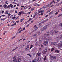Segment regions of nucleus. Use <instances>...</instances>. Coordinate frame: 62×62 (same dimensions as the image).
<instances>
[{
    "label": "nucleus",
    "instance_id": "53",
    "mask_svg": "<svg viewBox=\"0 0 62 62\" xmlns=\"http://www.w3.org/2000/svg\"><path fill=\"white\" fill-rule=\"evenodd\" d=\"M38 44V42H36V45H37Z\"/></svg>",
    "mask_w": 62,
    "mask_h": 62
},
{
    "label": "nucleus",
    "instance_id": "25",
    "mask_svg": "<svg viewBox=\"0 0 62 62\" xmlns=\"http://www.w3.org/2000/svg\"><path fill=\"white\" fill-rule=\"evenodd\" d=\"M8 11H6V12L5 13L6 14H7L8 13Z\"/></svg>",
    "mask_w": 62,
    "mask_h": 62
},
{
    "label": "nucleus",
    "instance_id": "57",
    "mask_svg": "<svg viewBox=\"0 0 62 62\" xmlns=\"http://www.w3.org/2000/svg\"><path fill=\"white\" fill-rule=\"evenodd\" d=\"M6 18H4L3 19V20H6Z\"/></svg>",
    "mask_w": 62,
    "mask_h": 62
},
{
    "label": "nucleus",
    "instance_id": "30",
    "mask_svg": "<svg viewBox=\"0 0 62 62\" xmlns=\"http://www.w3.org/2000/svg\"><path fill=\"white\" fill-rule=\"evenodd\" d=\"M46 56H45V58H44V61L46 59Z\"/></svg>",
    "mask_w": 62,
    "mask_h": 62
},
{
    "label": "nucleus",
    "instance_id": "58",
    "mask_svg": "<svg viewBox=\"0 0 62 62\" xmlns=\"http://www.w3.org/2000/svg\"><path fill=\"white\" fill-rule=\"evenodd\" d=\"M29 24H28L27 26V27H28V26H29Z\"/></svg>",
    "mask_w": 62,
    "mask_h": 62
},
{
    "label": "nucleus",
    "instance_id": "42",
    "mask_svg": "<svg viewBox=\"0 0 62 62\" xmlns=\"http://www.w3.org/2000/svg\"><path fill=\"white\" fill-rule=\"evenodd\" d=\"M35 36H36V34H34L33 35V37H35Z\"/></svg>",
    "mask_w": 62,
    "mask_h": 62
},
{
    "label": "nucleus",
    "instance_id": "17",
    "mask_svg": "<svg viewBox=\"0 0 62 62\" xmlns=\"http://www.w3.org/2000/svg\"><path fill=\"white\" fill-rule=\"evenodd\" d=\"M50 39V37H48L46 39L47 40H49Z\"/></svg>",
    "mask_w": 62,
    "mask_h": 62
},
{
    "label": "nucleus",
    "instance_id": "56",
    "mask_svg": "<svg viewBox=\"0 0 62 62\" xmlns=\"http://www.w3.org/2000/svg\"><path fill=\"white\" fill-rule=\"evenodd\" d=\"M60 16H61V15H59V16H58V17H60Z\"/></svg>",
    "mask_w": 62,
    "mask_h": 62
},
{
    "label": "nucleus",
    "instance_id": "54",
    "mask_svg": "<svg viewBox=\"0 0 62 62\" xmlns=\"http://www.w3.org/2000/svg\"><path fill=\"white\" fill-rule=\"evenodd\" d=\"M1 16L2 17H4V16H5V15H2Z\"/></svg>",
    "mask_w": 62,
    "mask_h": 62
},
{
    "label": "nucleus",
    "instance_id": "29",
    "mask_svg": "<svg viewBox=\"0 0 62 62\" xmlns=\"http://www.w3.org/2000/svg\"><path fill=\"white\" fill-rule=\"evenodd\" d=\"M17 48H18V47H16V48L13 50H12L13 51H15V50L16 49H17Z\"/></svg>",
    "mask_w": 62,
    "mask_h": 62
},
{
    "label": "nucleus",
    "instance_id": "22",
    "mask_svg": "<svg viewBox=\"0 0 62 62\" xmlns=\"http://www.w3.org/2000/svg\"><path fill=\"white\" fill-rule=\"evenodd\" d=\"M31 20H32V18H30L29 19V20L27 21V22H29L30 21H31Z\"/></svg>",
    "mask_w": 62,
    "mask_h": 62
},
{
    "label": "nucleus",
    "instance_id": "40",
    "mask_svg": "<svg viewBox=\"0 0 62 62\" xmlns=\"http://www.w3.org/2000/svg\"><path fill=\"white\" fill-rule=\"evenodd\" d=\"M6 32H7L5 31L3 33V34L4 35H5V34H6Z\"/></svg>",
    "mask_w": 62,
    "mask_h": 62
},
{
    "label": "nucleus",
    "instance_id": "45",
    "mask_svg": "<svg viewBox=\"0 0 62 62\" xmlns=\"http://www.w3.org/2000/svg\"><path fill=\"white\" fill-rule=\"evenodd\" d=\"M15 18H16V17H15L13 18V20H14V19H15Z\"/></svg>",
    "mask_w": 62,
    "mask_h": 62
},
{
    "label": "nucleus",
    "instance_id": "27",
    "mask_svg": "<svg viewBox=\"0 0 62 62\" xmlns=\"http://www.w3.org/2000/svg\"><path fill=\"white\" fill-rule=\"evenodd\" d=\"M22 12H20L19 13V14H18V15H21V14H22Z\"/></svg>",
    "mask_w": 62,
    "mask_h": 62
},
{
    "label": "nucleus",
    "instance_id": "64",
    "mask_svg": "<svg viewBox=\"0 0 62 62\" xmlns=\"http://www.w3.org/2000/svg\"><path fill=\"white\" fill-rule=\"evenodd\" d=\"M1 21H4V20H3V19H1Z\"/></svg>",
    "mask_w": 62,
    "mask_h": 62
},
{
    "label": "nucleus",
    "instance_id": "4",
    "mask_svg": "<svg viewBox=\"0 0 62 62\" xmlns=\"http://www.w3.org/2000/svg\"><path fill=\"white\" fill-rule=\"evenodd\" d=\"M62 45L61 43H59L57 45V47L58 48H61L62 47Z\"/></svg>",
    "mask_w": 62,
    "mask_h": 62
},
{
    "label": "nucleus",
    "instance_id": "63",
    "mask_svg": "<svg viewBox=\"0 0 62 62\" xmlns=\"http://www.w3.org/2000/svg\"><path fill=\"white\" fill-rule=\"evenodd\" d=\"M53 42H51V45H53Z\"/></svg>",
    "mask_w": 62,
    "mask_h": 62
},
{
    "label": "nucleus",
    "instance_id": "41",
    "mask_svg": "<svg viewBox=\"0 0 62 62\" xmlns=\"http://www.w3.org/2000/svg\"><path fill=\"white\" fill-rule=\"evenodd\" d=\"M57 33V31H55L54 32V33H55V34H56V33Z\"/></svg>",
    "mask_w": 62,
    "mask_h": 62
},
{
    "label": "nucleus",
    "instance_id": "16",
    "mask_svg": "<svg viewBox=\"0 0 62 62\" xmlns=\"http://www.w3.org/2000/svg\"><path fill=\"white\" fill-rule=\"evenodd\" d=\"M56 45V43L55 42H53V45H54V46H55V45Z\"/></svg>",
    "mask_w": 62,
    "mask_h": 62
},
{
    "label": "nucleus",
    "instance_id": "31",
    "mask_svg": "<svg viewBox=\"0 0 62 62\" xmlns=\"http://www.w3.org/2000/svg\"><path fill=\"white\" fill-rule=\"evenodd\" d=\"M34 21V20H33V21L31 22L30 23H30H33V22Z\"/></svg>",
    "mask_w": 62,
    "mask_h": 62
},
{
    "label": "nucleus",
    "instance_id": "19",
    "mask_svg": "<svg viewBox=\"0 0 62 62\" xmlns=\"http://www.w3.org/2000/svg\"><path fill=\"white\" fill-rule=\"evenodd\" d=\"M7 7V5L6 4H5L4 6V8H6Z\"/></svg>",
    "mask_w": 62,
    "mask_h": 62
},
{
    "label": "nucleus",
    "instance_id": "26",
    "mask_svg": "<svg viewBox=\"0 0 62 62\" xmlns=\"http://www.w3.org/2000/svg\"><path fill=\"white\" fill-rule=\"evenodd\" d=\"M53 13H54V12H53V11H52L49 14V15H50V14H53Z\"/></svg>",
    "mask_w": 62,
    "mask_h": 62
},
{
    "label": "nucleus",
    "instance_id": "5",
    "mask_svg": "<svg viewBox=\"0 0 62 62\" xmlns=\"http://www.w3.org/2000/svg\"><path fill=\"white\" fill-rule=\"evenodd\" d=\"M41 53H40V52H38L37 54V55L38 56V57H39V56H41Z\"/></svg>",
    "mask_w": 62,
    "mask_h": 62
},
{
    "label": "nucleus",
    "instance_id": "46",
    "mask_svg": "<svg viewBox=\"0 0 62 62\" xmlns=\"http://www.w3.org/2000/svg\"><path fill=\"white\" fill-rule=\"evenodd\" d=\"M25 27H24L23 28V30H25Z\"/></svg>",
    "mask_w": 62,
    "mask_h": 62
},
{
    "label": "nucleus",
    "instance_id": "14",
    "mask_svg": "<svg viewBox=\"0 0 62 62\" xmlns=\"http://www.w3.org/2000/svg\"><path fill=\"white\" fill-rule=\"evenodd\" d=\"M54 48H53L50 49V51L51 52H53L54 51Z\"/></svg>",
    "mask_w": 62,
    "mask_h": 62
},
{
    "label": "nucleus",
    "instance_id": "52",
    "mask_svg": "<svg viewBox=\"0 0 62 62\" xmlns=\"http://www.w3.org/2000/svg\"><path fill=\"white\" fill-rule=\"evenodd\" d=\"M53 2H51L50 4V5L51 4H53Z\"/></svg>",
    "mask_w": 62,
    "mask_h": 62
},
{
    "label": "nucleus",
    "instance_id": "13",
    "mask_svg": "<svg viewBox=\"0 0 62 62\" xmlns=\"http://www.w3.org/2000/svg\"><path fill=\"white\" fill-rule=\"evenodd\" d=\"M37 59H33L32 60V62H37Z\"/></svg>",
    "mask_w": 62,
    "mask_h": 62
},
{
    "label": "nucleus",
    "instance_id": "39",
    "mask_svg": "<svg viewBox=\"0 0 62 62\" xmlns=\"http://www.w3.org/2000/svg\"><path fill=\"white\" fill-rule=\"evenodd\" d=\"M62 39V36H60V39Z\"/></svg>",
    "mask_w": 62,
    "mask_h": 62
},
{
    "label": "nucleus",
    "instance_id": "1",
    "mask_svg": "<svg viewBox=\"0 0 62 62\" xmlns=\"http://www.w3.org/2000/svg\"><path fill=\"white\" fill-rule=\"evenodd\" d=\"M13 58V62H19L21 59L19 58H17L16 56H14Z\"/></svg>",
    "mask_w": 62,
    "mask_h": 62
},
{
    "label": "nucleus",
    "instance_id": "10",
    "mask_svg": "<svg viewBox=\"0 0 62 62\" xmlns=\"http://www.w3.org/2000/svg\"><path fill=\"white\" fill-rule=\"evenodd\" d=\"M44 43V45L45 46H46L48 44V41H45Z\"/></svg>",
    "mask_w": 62,
    "mask_h": 62
},
{
    "label": "nucleus",
    "instance_id": "37",
    "mask_svg": "<svg viewBox=\"0 0 62 62\" xmlns=\"http://www.w3.org/2000/svg\"><path fill=\"white\" fill-rule=\"evenodd\" d=\"M21 27L19 29H18V30H17V31H19V30H20V29H21Z\"/></svg>",
    "mask_w": 62,
    "mask_h": 62
},
{
    "label": "nucleus",
    "instance_id": "44",
    "mask_svg": "<svg viewBox=\"0 0 62 62\" xmlns=\"http://www.w3.org/2000/svg\"><path fill=\"white\" fill-rule=\"evenodd\" d=\"M60 5V4H58V5L56 4V6H59Z\"/></svg>",
    "mask_w": 62,
    "mask_h": 62
},
{
    "label": "nucleus",
    "instance_id": "24",
    "mask_svg": "<svg viewBox=\"0 0 62 62\" xmlns=\"http://www.w3.org/2000/svg\"><path fill=\"white\" fill-rule=\"evenodd\" d=\"M5 2L6 4H7L8 3V1H6Z\"/></svg>",
    "mask_w": 62,
    "mask_h": 62
},
{
    "label": "nucleus",
    "instance_id": "60",
    "mask_svg": "<svg viewBox=\"0 0 62 62\" xmlns=\"http://www.w3.org/2000/svg\"><path fill=\"white\" fill-rule=\"evenodd\" d=\"M48 16V15H47L46 16V17H47Z\"/></svg>",
    "mask_w": 62,
    "mask_h": 62
},
{
    "label": "nucleus",
    "instance_id": "61",
    "mask_svg": "<svg viewBox=\"0 0 62 62\" xmlns=\"http://www.w3.org/2000/svg\"><path fill=\"white\" fill-rule=\"evenodd\" d=\"M36 16L35 15H34V16H33V18H35V16Z\"/></svg>",
    "mask_w": 62,
    "mask_h": 62
},
{
    "label": "nucleus",
    "instance_id": "6",
    "mask_svg": "<svg viewBox=\"0 0 62 62\" xmlns=\"http://www.w3.org/2000/svg\"><path fill=\"white\" fill-rule=\"evenodd\" d=\"M47 52V49H46L43 51L42 53L43 54H46Z\"/></svg>",
    "mask_w": 62,
    "mask_h": 62
},
{
    "label": "nucleus",
    "instance_id": "9",
    "mask_svg": "<svg viewBox=\"0 0 62 62\" xmlns=\"http://www.w3.org/2000/svg\"><path fill=\"white\" fill-rule=\"evenodd\" d=\"M44 44V43H41L40 44V45L39 46V47H42L43 46V45Z\"/></svg>",
    "mask_w": 62,
    "mask_h": 62
},
{
    "label": "nucleus",
    "instance_id": "21",
    "mask_svg": "<svg viewBox=\"0 0 62 62\" xmlns=\"http://www.w3.org/2000/svg\"><path fill=\"white\" fill-rule=\"evenodd\" d=\"M33 45H31V46H30V49H31L33 47Z\"/></svg>",
    "mask_w": 62,
    "mask_h": 62
},
{
    "label": "nucleus",
    "instance_id": "7",
    "mask_svg": "<svg viewBox=\"0 0 62 62\" xmlns=\"http://www.w3.org/2000/svg\"><path fill=\"white\" fill-rule=\"evenodd\" d=\"M56 58V56H52L51 58V59L52 60H54Z\"/></svg>",
    "mask_w": 62,
    "mask_h": 62
},
{
    "label": "nucleus",
    "instance_id": "62",
    "mask_svg": "<svg viewBox=\"0 0 62 62\" xmlns=\"http://www.w3.org/2000/svg\"><path fill=\"white\" fill-rule=\"evenodd\" d=\"M59 1H60V0H58L57 2H59Z\"/></svg>",
    "mask_w": 62,
    "mask_h": 62
},
{
    "label": "nucleus",
    "instance_id": "32",
    "mask_svg": "<svg viewBox=\"0 0 62 62\" xmlns=\"http://www.w3.org/2000/svg\"><path fill=\"white\" fill-rule=\"evenodd\" d=\"M10 5H8L7 7V8H10Z\"/></svg>",
    "mask_w": 62,
    "mask_h": 62
},
{
    "label": "nucleus",
    "instance_id": "51",
    "mask_svg": "<svg viewBox=\"0 0 62 62\" xmlns=\"http://www.w3.org/2000/svg\"><path fill=\"white\" fill-rule=\"evenodd\" d=\"M14 23V21H12V22H11L12 23Z\"/></svg>",
    "mask_w": 62,
    "mask_h": 62
},
{
    "label": "nucleus",
    "instance_id": "43",
    "mask_svg": "<svg viewBox=\"0 0 62 62\" xmlns=\"http://www.w3.org/2000/svg\"><path fill=\"white\" fill-rule=\"evenodd\" d=\"M58 12H56L55 14V15H57V14H58Z\"/></svg>",
    "mask_w": 62,
    "mask_h": 62
},
{
    "label": "nucleus",
    "instance_id": "35",
    "mask_svg": "<svg viewBox=\"0 0 62 62\" xmlns=\"http://www.w3.org/2000/svg\"><path fill=\"white\" fill-rule=\"evenodd\" d=\"M24 19V18H23L22 19H21V22H22V21H23V20Z\"/></svg>",
    "mask_w": 62,
    "mask_h": 62
},
{
    "label": "nucleus",
    "instance_id": "28",
    "mask_svg": "<svg viewBox=\"0 0 62 62\" xmlns=\"http://www.w3.org/2000/svg\"><path fill=\"white\" fill-rule=\"evenodd\" d=\"M35 6H36V5H37V6H39V4H37L36 3L35 4Z\"/></svg>",
    "mask_w": 62,
    "mask_h": 62
},
{
    "label": "nucleus",
    "instance_id": "48",
    "mask_svg": "<svg viewBox=\"0 0 62 62\" xmlns=\"http://www.w3.org/2000/svg\"><path fill=\"white\" fill-rule=\"evenodd\" d=\"M42 12V11H40L39 12V13H40V12Z\"/></svg>",
    "mask_w": 62,
    "mask_h": 62
},
{
    "label": "nucleus",
    "instance_id": "59",
    "mask_svg": "<svg viewBox=\"0 0 62 62\" xmlns=\"http://www.w3.org/2000/svg\"><path fill=\"white\" fill-rule=\"evenodd\" d=\"M2 13H4V11H2L1 12Z\"/></svg>",
    "mask_w": 62,
    "mask_h": 62
},
{
    "label": "nucleus",
    "instance_id": "47",
    "mask_svg": "<svg viewBox=\"0 0 62 62\" xmlns=\"http://www.w3.org/2000/svg\"><path fill=\"white\" fill-rule=\"evenodd\" d=\"M14 24V25H16V23L15 22Z\"/></svg>",
    "mask_w": 62,
    "mask_h": 62
},
{
    "label": "nucleus",
    "instance_id": "3",
    "mask_svg": "<svg viewBox=\"0 0 62 62\" xmlns=\"http://www.w3.org/2000/svg\"><path fill=\"white\" fill-rule=\"evenodd\" d=\"M50 32H48L46 33H45L44 34V36L45 37H47V36H48L49 35H50Z\"/></svg>",
    "mask_w": 62,
    "mask_h": 62
},
{
    "label": "nucleus",
    "instance_id": "55",
    "mask_svg": "<svg viewBox=\"0 0 62 62\" xmlns=\"http://www.w3.org/2000/svg\"><path fill=\"white\" fill-rule=\"evenodd\" d=\"M43 13H42L41 14V15H43Z\"/></svg>",
    "mask_w": 62,
    "mask_h": 62
},
{
    "label": "nucleus",
    "instance_id": "23",
    "mask_svg": "<svg viewBox=\"0 0 62 62\" xmlns=\"http://www.w3.org/2000/svg\"><path fill=\"white\" fill-rule=\"evenodd\" d=\"M10 7H12V8H13V5H12V4H10Z\"/></svg>",
    "mask_w": 62,
    "mask_h": 62
},
{
    "label": "nucleus",
    "instance_id": "12",
    "mask_svg": "<svg viewBox=\"0 0 62 62\" xmlns=\"http://www.w3.org/2000/svg\"><path fill=\"white\" fill-rule=\"evenodd\" d=\"M60 52V51L59 50H57L55 51V53H59Z\"/></svg>",
    "mask_w": 62,
    "mask_h": 62
},
{
    "label": "nucleus",
    "instance_id": "15",
    "mask_svg": "<svg viewBox=\"0 0 62 62\" xmlns=\"http://www.w3.org/2000/svg\"><path fill=\"white\" fill-rule=\"evenodd\" d=\"M47 21H48V19H47L45 21H43L41 23H45V22H47Z\"/></svg>",
    "mask_w": 62,
    "mask_h": 62
},
{
    "label": "nucleus",
    "instance_id": "33",
    "mask_svg": "<svg viewBox=\"0 0 62 62\" xmlns=\"http://www.w3.org/2000/svg\"><path fill=\"white\" fill-rule=\"evenodd\" d=\"M56 28H57V26H55L54 28V29H56Z\"/></svg>",
    "mask_w": 62,
    "mask_h": 62
},
{
    "label": "nucleus",
    "instance_id": "18",
    "mask_svg": "<svg viewBox=\"0 0 62 62\" xmlns=\"http://www.w3.org/2000/svg\"><path fill=\"white\" fill-rule=\"evenodd\" d=\"M35 8H36L35 7H33L31 9V10H34Z\"/></svg>",
    "mask_w": 62,
    "mask_h": 62
},
{
    "label": "nucleus",
    "instance_id": "8",
    "mask_svg": "<svg viewBox=\"0 0 62 62\" xmlns=\"http://www.w3.org/2000/svg\"><path fill=\"white\" fill-rule=\"evenodd\" d=\"M47 27L46 26H45L43 28H42V31H44L46 29H47Z\"/></svg>",
    "mask_w": 62,
    "mask_h": 62
},
{
    "label": "nucleus",
    "instance_id": "11",
    "mask_svg": "<svg viewBox=\"0 0 62 62\" xmlns=\"http://www.w3.org/2000/svg\"><path fill=\"white\" fill-rule=\"evenodd\" d=\"M29 47V46H27L25 48V50H28Z\"/></svg>",
    "mask_w": 62,
    "mask_h": 62
},
{
    "label": "nucleus",
    "instance_id": "36",
    "mask_svg": "<svg viewBox=\"0 0 62 62\" xmlns=\"http://www.w3.org/2000/svg\"><path fill=\"white\" fill-rule=\"evenodd\" d=\"M19 22H20L19 21H16V22L17 23H19Z\"/></svg>",
    "mask_w": 62,
    "mask_h": 62
},
{
    "label": "nucleus",
    "instance_id": "38",
    "mask_svg": "<svg viewBox=\"0 0 62 62\" xmlns=\"http://www.w3.org/2000/svg\"><path fill=\"white\" fill-rule=\"evenodd\" d=\"M60 25L61 26H62V23L60 24Z\"/></svg>",
    "mask_w": 62,
    "mask_h": 62
},
{
    "label": "nucleus",
    "instance_id": "20",
    "mask_svg": "<svg viewBox=\"0 0 62 62\" xmlns=\"http://www.w3.org/2000/svg\"><path fill=\"white\" fill-rule=\"evenodd\" d=\"M37 59H38V60L39 61L41 59L40 58L38 57Z\"/></svg>",
    "mask_w": 62,
    "mask_h": 62
},
{
    "label": "nucleus",
    "instance_id": "50",
    "mask_svg": "<svg viewBox=\"0 0 62 62\" xmlns=\"http://www.w3.org/2000/svg\"><path fill=\"white\" fill-rule=\"evenodd\" d=\"M20 31H23V29H21L20 30Z\"/></svg>",
    "mask_w": 62,
    "mask_h": 62
},
{
    "label": "nucleus",
    "instance_id": "2",
    "mask_svg": "<svg viewBox=\"0 0 62 62\" xmlns=\"http://www.w3.org/2000/svg\"><path fill=\"white\" fill-rule=\"evenodd\" d=\"M40 27V26H39L38 28H37V26L36 25H35L34 27V31H36V30H37V29H38V28H39Z\"/></svg>",
    "mask_w": 62,
    "mask_h": 62
},
{
    "label": "nucleus",
    "instance_id": "49",
    "mask_svg": "<svg viewBox=\"0 0 62 62\" xmlns=\"http://www.w3.org/2000/svg\"><path fill=\"white\" fill-rule=\"evenodd\" d=\"M10 15H11V14L10 13H9L8 14V16H10Z\"/></svg>",
    "mask_w": 62,
    "mask_h": 62
},
{
    "label": "nucleus",
    "instance_id": "34",
    "mask_svg": "<svg viewBox=\"0 0 62 62\" xmlns=\"http://www.w3.org/2000/svg\"><path fill=\"white\" fill-rule=\"evenodd\" d=\"M39 51H41V48H40L39 49Z\"/></svg>",
    "mask_w": 62,
    "mask_h": 62
}]
</instances>
